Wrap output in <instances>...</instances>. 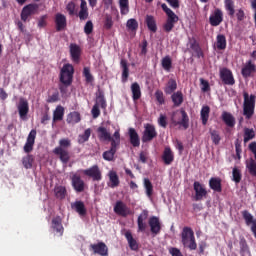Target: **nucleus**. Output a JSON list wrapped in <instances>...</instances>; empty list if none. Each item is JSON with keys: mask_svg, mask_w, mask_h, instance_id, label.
<instances>
[{"mask_svg": "<svg viewBox=\"0 0 256 256\" xmlns=\"http://www.w3.org/2000/svg\"><path fill=\"white\" fill-rule=\"evenodd\" d=\"M69 147H71V139L62 138L59 140V146L53 150L54 155H57L62 163L66 165L71 159L69 155Z\"/></svg>", "mask_w": 256, "mask_h": 256, "instance_id": "obj_1", "label": "nucleus"}, {"mask_svg": "<svg viewBox=\"0 0 256 256\" xmlns=\"http://www.w3.org/2000/svg\"><path fill=\"white\" fill-rule=\"evenodd\" d=\"M181 242L183 247L195 251L197 249V241L195 240V232L189 226H185L181 232Z\"/></svg>", "mask_w": 256, "mask_h": 256, "instance_id": "obj_2", "label": "nucleus"}, {"mask_svg": "<svg viewBox=\"0 0 256 256\" xmlns=\"http://www.w3.org/2000/svg\"><path fill=\"white\" fill-rule=\"evenodd\" d=\"M244 102H243V115L245 119L249 120L253 118L255 115V103H256V96L249 93L243 92Z\"/></svg>", "mask_w": 256, "mask_h": 256, "instance_id": "obj_3", "label": "nucleus"}, {"mask_svg": "<svg viewBox=\"0 0 256 256\" xmlns=\"http://www.w3.org/2000/svg\"><path fill=\"white\" fill-rule=\"evenodd\" d=\"M161 9L167 15L166 22L163 24V31H165V33H171L175 27V23L179 21V16H177V14H175V12H173V10H171L165 3L161 5Z\"/></svg>", "mask_w": 256, "mask_h": 256, "instance_id": "obj_4", "label": "nucleus"}, {"mask_svg": "<svg viewBox=\"0 0 256 256\" xmlns=\"http://www.w3.org/2000/svg\"><path fill=\"white\" fill-rule=\"evenodd\" d=\"M115 137H117V140L112 141L110 149L102 154L104 161H114L115 159V153H117V149H119V146L121 145V134L119 133V130L115 131Z\"/></svg>", "mask_w": 256, "mask_h": 256, "instance_id": "obj_5", "label": "nucleus"}, {"mask_svg": "<svg viewBox=\"0 0 256 256\" xmlns=\"http://www.w3.org/2000/svg\"><path fill=\"white\" fill-rule=\"evenodd\" d=\"M75 73V68L71 64H64L60 70V83L65 85H72L73 83V74Z\"/></svg>", "mask_w": 256, "mask_h": 256, "instance_id": "obj_6", "label": "nucleus"}, {"mask_svg": "<svg viewBox=\"0 0 256 256\" xmlns=\"http://www.w3.org/2000/svg\"><path fill=\"white\" fill-rule=\"evenodd\" d=\"M171 121L174 127L180 125L183 129H189V115H187V112L183 109L180 110V114L173 112Z\"/></svg>", "mask_w": 256, "mask_h": 256, "instance_id": "obj_7", "label": "nucleus"}, {"mask_svg": "<svg viewBox=\"0 0 256 256\" xmlns=\"http://www.w3.org/2000/svg\"><path fill=\"white\" fill-rule=\"evenodd\" d=\"M70 181L76 193H83L85 191V181L81 179V175L72 172L70 174Z\"/></svg>", "mask_w": 256, "mask_h": 256, "instance_id": "obj_8", "label": "nucleus"}, {"mask_svg": "<svg viewBox=\"0 0 256 256\" xmlns=\"http://www.w3.org/2000/svg\"><path fill=\"white\" fill-rule=\"evenodd\" d=\"M157 137V130L153 124L147 123L144 125V132L142 135L143 143H149Z\"/></svg>", "mask_w": 256, "mask_h": 256, "instance_id": "obj_9", "label": "nucleus"}, {"mask_svg": "<svg viewBox=\"0 0 256 256\" xmlns=\"http://www.w3.org/2000/svg\"><path fill=\"white\" fill-rule=\"evenodd\" d=\"M38 10V4H28L24 6L20 14L21 20L24 23H27V21H29V17H31V15H35V13H37Z\"/></svg>", "mask_w": 256, "mask_h": 256, "instance_id": "obj_10", "label": "nucleus"}, {"mask_svg": "<svg viewBox=\"0 0 256 256\" xmlns=\"http://www.w3.org/2000/svg\"><path fill=\"white\" fill-rule=\"evenodd\" d=\"M220 79L224 85H235V77L233 76V72L228 68L220 69Z\"/></svg>", "mask_w": 256, "mask_h": 256, "instance_id": "obj_11", "label": "nucleus"}, {"mask_svg": "<svg viewBox=\"0 0 256 256\" xmlns=\"http://www.w3.org/2000/svg\"><path fill=\"white\" fill-rule=\"evenodd\" d=\"M17 109L20 119H22V121H27V115H29V101L25 98H20Z\"/></svg>", "mask_w": 256, "mask_h": 256, "instance_id": "obj_12", "label": "nucleus"}, {"mask_svg": "<svg viewBox=\"0 0 256 256\" xmlns=\"http://www.w3.org/2000/svg\"><path fill=\"white\" fill-rule=\"evenodd\" d=\"M209 23L211 27H219L223 23V10L215 8L210 14Z\"/></svg>", "mask_w": 256, "mask_h": 256, "instance_id": "obj_13", "label": "nucleus"}, {"mask_svg": "<svg viewBox=\"0 0 256 256\" xmlns=\"http://www.w3.org/2000/svg\"><path fill=\"white\" fill-rule=\"evenodd\" d=\"M193 189L195 191V201H203V199L207 197V189H205V185L201 184L199 181L194 182Z\"/></svg>", "mask_w": 256, "mask_h": 256, "instance_id": "obj_14", "label": "nucleus"}, {"mask_svg": "<svg viewBox=\"0 0 256 256\" xmlns=\"http://www.w3.org/2000/svg\"><path fill=\"white\" fill-rule=\"evenodd\" d=\"M86 177H91L93 181H101L103 179V174L101 173V169H99L98 165H93L92 167L83 171Z\"/></svg>", "mask_w": 256, "mask_h": 256, "instance_id": "obj_15", "label": "nucleus"}, {"mask_svg": "<svg viewBox=\"0 0 256 256\" xmlns=\"http://www.w3.org/2000/svg\"><path fill=\"white\" fill-rule=\"evenodd\" d=\"M114 213H116V215H119L120 217H127L131 215V209H129V207H127V204H125L123 201L119 200L114 206Z\"/></svg>", "mask_w": 256, "mask_h": 256, "instance_id": "obj_16", "label": "nucleus"}, {"mask_svg": "<svg viewBox=\"0 0 256 256\" xmlns=\"http://www.w3.org/2000/svg\"><path fill=\"white\" fill-rule=\"evenodd\" d=\"M90 250L93 251L95 255L107 256L109 255V248L105 242H99L97 244H91Z\"/></svg>", "mask_w": 256, "mask_h": 256, "instance_id": "obj_17", "label": "nucleus"}, {"mask_svg": "<svg viewBox=\"0 0 256 256\" xmlns=\"http://www.w3.org/2000/svg\"><path fill=\"white\" fill-rule=\"evenodd\" d=\"M35 139H37V130L32 129L28 134L26 143L23 148L25 153H31V151H33V147L35 146Z\"/></svg>", "mask_w": 256, "mask_h": 256, "instance_id": "obj_18", "label": "nucleus"}, {"mask_svg": "<svg viewBox=\"0 0 256 256\" xmlns=\"http://www.w3.org/2000/svg\"><path fill=\"white\" fill-rule=\"evenodd\" d=\"M97 133L100 141H110L111 143H113V141H117V136H115V132L113 136H111V133H109V131H107V128L103 126H100L97 129Z\"/></svg>", "mask_w": 256, "mask_h": 256, "instance_id": "obj_19", "label": "nucleus"}, {"mask_svg": "<svg viewBox=\"0 0 256 256\" xmlns=\"http://www.w3.org/2000/svg\"><path fill=\"white\" fill-rule=\"evenodd\" d=\"M256 71V66L252 60H248L241 69V75L244 79H249Z\"/></svg>", "mask_w": 256, "mask_h": 256, "instance_id": "obj_20", "label": "nucleus"}, {"mask_svg": "<svg viewBox=\"0 0 256 256\" xmlns=\"http://www.w3.org/2000/svg\"><path fill=\"white\" fill-rule=\"evenodd\" d=\"M149 217V211L143 210L137 219L138 225V233H145V229H147V218Z\"/></svg>", "mask_w": 256, "mask_h": 256, "instance_id": "obj_21", "label": "nucleus"}, {"mask_svg": "<svg viewBox=\"0 0 256 256\" xmlns=\"http://www.w3.org/2000/svg\"><path fill=\"white\" fill-rule=\"evenodd\" d=\"M148 225L153 235H159V233H161V222L159 221V218L157 216L150 217Z\"/></svg>", "mask_w": 256, "mask_h": 256, "instance_id": "obj_22", "label": "nucleus"}, {"mask_svg": "<svg viewBox=\"0 0 256 256\" xmlns=\"http://www.w3.org/2000/svg\"><path fill=\"white\" fill-rule=\"evenodd\" d=\"M76 15L80 21H87V19H89V7L87 6V1L80 0V10L78 13L76 12Z\"/></svg>", "mask_w": 256, "mask_h": 256, "instance_id": "obj_23", "label": "nucleus"}, {"mask_svg": "<svg viewBox=\"0 0 256 256\" xmlns=\"http://www.w3.org/2000/svg\"><path fill=\"white\" fill-rule=\"evenodd\" d=\"M56 31H63L67 27V17L64 14L57 13L55 15Z\"/></svg>", "mask_w": 256, "mask_h": 256, "instance_id": "obj_24", "label": "nucleus"}, {"mask_svg": "<svg viewBox=\"0 0 256 256\" xmlns=\"http://www.w3.org/2000/svg\"><path fill=\"white\" fill-rule=\"evenodd\" d=\"M70 55L73 63H79L81 61V47L77 44H71Z\"/></svg>", "mask_w": 256, "mask_h": 256, "instance_id": "obj_25", "label": "nucleus"}, {"mask_svg": "<svg viewBox=\"0 0 256 256\" xmlns=\"http://www.w3.org/2000/svg\"><path fill=\"white\" fill-rule=\"evenodd\" d=\"M108 179H109L108 186H110L111 189H115V187H119L121 181L119 180V175L117 174V172H115V170H110L108 172Z\"/></svg>", "mask_w": 256, "mask_h": 256, "instance_id": "obj_26", "label": "nucleus"}, {"mask_svg": "<svg viewBox=\"0 0 256 256\" xmlns=\"http://www.w3.org/2000/svg\"><path fill=\"white\" fill-rule=\"evenodd\" d=\"M209 187L215 193H221V191H223V186L221 184V178H219V177L210 178Z\"/></svg>", "mask_w": 256, "mask_h": 256, "instance_id": "obj_27", "label": "nucleus"}, {"mask_svg": "<svg viewBox=\"0 0 256 256\" xmlns=\"http://www.w3.org/2000/svg\"><path fill=\"white\" fill-rule=\"evenodd\" d=\"M162 160L164 162V165H171V163L175 161V155L173 154V151L170 147H166L164 149V152L162 154Z\"/></svg>", "mask_w": 256, "mask_h": 256, "instance_id": "obj_28", "label": "nucleus"}, {"mask_svg": "<svg viewBox=\"0 0 256 256\" xmlns=\"http://www.w3.org/2000/svg\"><path fill=\"white\" fill-rule=\"evenodd\" d=\"M52 229L53 231H56V233H58L60 237H62L65 228H63L61 217L57 216L52 219Z\"/></svg>", "mask_w": 256, "mask_h": 256, "instance_id": "obj_29", "label": "nucleus"}, {"mask_svg": "<svg viewBox=\"0 0 256 256\" xmlns=\"http://www.w3.org/2000/svg\"><path fill=\"white\" fill-rule=\"evenodd\" d=\"M128 135L130 138V143L134 147H139L141 145V140L139 139V134L135 128H129Z\"/></svg>", "mask_w": 256, "mask_h": 256, "instance_id": "obj_30", "label": "nucleus"}, {"mask_svg": "<svg viewBox=\"0 0 256 256\" xmlns=\"http://www.w3.org/2000/svg\"><path fill=\"white\" fill-rule=\"evenodd\" d=\"M124 235L126 237V240L128 241V245H129L131 251H138L139 244L137 243V240H135V238H133V234L131 233V231H126Z\"/></svg>", "mask_w": 256, "mask_h": 256, "instance_id": "obj_31", "label": "nucleus"}, {"mask_svg": "<svg viewBox=\"0 0 256 256\" xmlns=\"http://www.w3.org/2000/svg\"><path fill=\"white\" fill-rule=\"evenodd\" d=\"M130 89L133 101H139V99H141V86L139 85V83H132Z\"/></svg>", "mask_w": 256, "mask_h": 256, "instance_id": "obj_32", "label": "nucleus"}, {"mask_svg": "<svg viewBox=\"0 0 256 256\" xmlns=\"http://www.w3.org/2000/svg\"><path fill=\"white\" fill-rule=\"evenodd\" d=\"M175 91H177V80L171 78L164 88V93H166V95H173Z\"/></svg>", "mask_w": 256, "mask_h": 256, "instance_id": "obj_33", "label": "nucleus"}, {"mask_svg": "<svg viewBox=\"0 0 256 256\" xmlns=\"http://www.w3.org/2000/svg\"><path fill=\"white\" fill-rule=\"evenodd\" d=\"M95 105H98V107L101 106L102 109L107 108V101L105 100V93L101 89H98V92L96 93Z\"/></svg>", "mask_w": 256, "mask_h": 256, "instance_id": "obj_34", "label": "nucleus"}, {"mask_svg": "<svg viewBox=\"0 0 256 256\" xmlns=\"http://www.w3.org/2000/svg\"><path fill=\"white\" fill-rule=\"evenodd\" d=\"M145 23L152 33H157V20H155L154 16L147 15L145 18Z\"/></svg>", "mask_w": 256, "mask_h": 256, "instance_id": "obj_35", "label": "nucleus"}, {"mask_svg": "<svg viewBox=\"0 0 256 256\" xmlns=\"http://www.w3.org/2000/svg\"><path fill=\"white\" fill-rule=\"evenodd\" d=\"M63 117H65V108L58 105L53 112V122L63 121Z\"/></svg>", "mask_w": 256, "mask_h": 256, "instance_id": "obj_36", "label": "nucleus"}, {"mask_svg": "<svg viewBox=\"0 0 256 256\" xmlns=\"http://www.w3.org/2000/svg\"><path fill=\"white\" fill-rule=\"evenodd\" d=\"M172 103L174 107H181L183 105V92L177 91L171 95Z\"/></svg>", "mask_w": 256, "mask_h": 256, "instance_id": "obj_37", "label": "nucleus"}, {"mask_svg": "<svg viewBox=\"0 0 256 256\" xmlns=\"http://www.w3.org/2000/svg\"><path fill=\"white\" fill-rule=\"evenodd\" d=\"M216 47L219 51L227 49V38L223 34H218L216 37Z\"/></svg>", "mask_w": 256, "mask_h": 256, "instance_id": "obj_38", "label": "nucleus"}, {"mask_svg": "<svg viewBox=\"0 0 256 256\" xmlns=\"http://www.w3.org/2000/svg\"><path fill=\"white\" fill-rule=\"evenodd\" d=\"M54 194L56 199L63 201V199L67 197V188H65V186H55Z\"/></svg>", "mask_w": 256, "mask_h": 256, "instance_id": "obj_39", "label": "nucleus"}, {"mask_svg": "<svg viewBox=\"0 0 256 256\" xmlns=\"http://www.w3.org/2000/svg\"><path fill=\"white\" fill-rule=\"evenodd\" d=\"M222 121H224L227 127H235V117L229 112L222 113Z\"/></svg>", "mask_w": 256, "mask_h": 256, "instance_id": "obj_40", "label": "nucleus"}, {"mask_svg": "<svg viewBox=\"0 0 256 256\" xmlns=\"http://www.w3.org/2000/svg\"><path fill=\"white\" fill-rule=\"evenodd\" d=\"M74 209L81 217H85V215H87V208H85V203H83V201H76L74 203Z\"/></svg>", "mask_w": 256, "mask_h": 256, "instance_id": "obj_41", "label": "nucleus"}, {"mask_svg": "<svg viewBox=\"0 0 256 256\" xmlns=\"http://www.w3.org/2000/svg\"><path fill=\"white\" fill-rule=\"evenodd\" d=\"M122 67V83H127L129 79V66L127 65V60L122 59L120 62Z\"/></svg>", "mask_w": 256, "mask_h": 256, "instance_id": "obj_42", "label": "nucleus"}, {"mask_svg": "<svg viewBox=\"0 0 256 256\" xmlns=\"http://www.w3.org/2000/svg\"><path fill=\"white\" fill-rule=\"evenodd\" d=\"M67 123L75 125V123H79L81 121V114L79 112L74 111L70 112L66 119Z\"/></svg>", "mask_w": 256, "mask_h": 256, "instance_id": "obj_43", "label": "nucleus"}, {"mask_svg": "<svg viewBox=\"0 0 256 256\" xmlns=\"http://www.w3.org/2000/svg\"><path fill=\"white\" fill-rule=\"evenodd\" d=\"M209 113H211V108L209 106H203L200 111L202 125H207V121H209Z\"/></svg>", "mask_w": 256, "mask_h": 256, "instance_id": "obj_44", "label": "nucleus"}, {"mask_svg": "<svg viewBox=\"0 0 256 256\" xmlns=\"http://www.w3.org/2000/svg\"><path fill=\"white\" fill-rule=\"evenodd\" d=\"M225 10L228 12L229 17H234L235 15V1L224 0Z\"/></svg>", "mask_w": 256, "mask_h": 256, "instance_id": "obj_45", "label": "nucleus"}, {"mask_svg": "<svg viewBox=\"0 0 256 256\" xmlns=\"http://www.w3.org/2000/svg\"><path fill=\"white\" fill-rule=\"evenodd\" d=\"M144 188L147 197L151 199L153 197V183H151V180H149V178H144Z\"/></svg>", "mask_w": 256, "mask_h": 256, "instance_id": "obj_46", "label": "nucleus"}, {"mask_svg": "<svg viewBox=\"0 0 256 256\" xmlns=\"http://www.w3.org/2000/svg\"><path fill=\"white\" fill-rule=\"evenodd\" d=\"M241 179H243V174H241V170L237 167H234L232 170V181L234 183L239 184L241 183Z\"/></svg>", "mask_w": 256, "mask_h": 256, "instance_id": "obj_47", "label": "nucleus"}, {"mask_svg": "<svg viewBox=\"0 0 256 256\" xmlns=\"http://www.w3.org/2000/svg\"><path fill=\"white\" fill-rule=\"evenodd\" d=\"M33 161H35L33 155L28 154L22 159V165L25 169H31V167H33Z\"/></svg>", "mask_w": 256, "mask_h": 256, "instance_id": "obj_48", "label": "nucleus"}, {"mask_svg": "<svg viewBox=\"0 0 256 256\" xmlns=\"http://www.w3.org/2000/svg\"><path fill=\"white\" fill-rule=\"evenodd\" d=\"M89 137H91V128L86 129L83 134L78 136V143L80 145L87 143V141H89Z\"/></svg>", "mask_w": 256, "mask_h": 256, "instance_id": "obj_49", "label": "nucleus"}, {"mask_svg": "<svg viewBox=\"0 0 256 256\" xmlns=\"http://www.w3.org/2000/svg\"><path fill=\"white\" fill-rule=\"evenodd\" d=\"M66 11L68 12V15H70V17L77 15V4H75V2L73 1L68 2V4L66 5Z\"/></svg>", "mask_w": 256, "mask_h": 256, "instance_id": "obj_50", "label": "nucleus"}, {"mask_svg": "<svg viewBox=\"0 0 256 256\" xmlns=\"http://www.w3.org/2000/svg\"><path fill=\"white\" fill-rule=\"evenodd\" d=\"M162 67L164 71H171V67H173V61L170 56H165L162 59Z\"/></svg>", "mask_w": 256, "mask_h": 256, "instance_id": "obj_51", "label": "nucleus"}, {"mask_svg": "<svg viewBox=\"0 0 256 256\" xmlns=\"http://www.w3.org/2000/svg\"><path fill=\"white\" fill-rule=\"evenodd\" d=\"M210 137L214 145H219L221 143V134H219V131L210 130Z\"/></svg>", "mask_w": 256, "mask_h": 256, "instance_id": "obj_52", "label": "nucleus"}, {"mask_svg": "<svg viewBox=\"0 0 256 256\" xmlns=\"http://www.w3.org/2000/svg\"><path fill=\"white\" fill-rule=\"evenodd\" d=\"M121 15H127L129 13V0H119Z\"/></svg>", "mask_w": 256, "mask_h": 256, "instance_id": "obj_53", "label": "nucleus"}, {"mask_svg": "<svg viewBox=\"0 0 256 256\" xmlns=\"http://www.w3.org/2000/svg\"><path fill=\"white\" fill-rule=\"evenodd\" d=\"M126 27L129 31H137L139 29V22L135 18H131L127 21Z\"/></svg>", "mask_w": 256, "mask_h": 256, "instance_id": "obj_54", "label": "nucleus"}, {"mask_svg": "<svg viewBox=\"0 0 256 256\" xmlns=\"http://www.w3.org/2000/svg\"><path fill=\"white\" fill-rule=\"evenodd\" d=\"M251 139H255V131L250 128L244 129V143H248Z\"/></svg>", "mask_w": 256, "mask_h": 256, "instance_id": "obj_55", "label": "nucleus"}, {"mask_svg": "<svg viewBox=\"0 0 256 256\" xmlns=\"http://www.w3.org/2000/svg\"><path fill=\"white\" fill-rule=\"evenodd\" d=\"M83 77H85L86 83H93V74H91V69L89 67H84Z\"/></svg>", "mask_w": 256, "mask_h": 256, "instance_id": "obj_56", "label": "nucleus"}, {"mask_svg": "<svg viewBox=\"0 0 256 256\" xmlns=\"http://www.w3.org/2000/svg\"><path fill=\"white\" fill-rule=\"evenodd\" d=\"M113 27V17L109 14L105 15V20H104V28L109 31Z\"/></svg>", "mask_w": 256, "mask_h": 256, "instance_id": "obj_57", "label": "nucleus"}, {"mask_svg": "<svg viewBox=\"0 0 256 256\" xmlns=\"http://www.w3.org/2000/svg\"><path fill=\"white\" fill-rule=\"evenodd\" d=\"M155 98H156V101H158L159 105H164L165 104V96L163 95V91L156 90Z\"/></svg>", "mask_w": 256, "mask_h": 256, "instance_id": "obj_58", "label": "nucleus"}, {"mask_svg": "<svg viewBox=\"0 0 256 256\" xmlns=\"http://www.w3.org/2000/svg\"><path fill=\"white\" fill-rule=\"evenodd\" d=\"M84 33L86 35H91V33H93V21L89 20L86 22L84 26Z\"/></svg>", "mask_w": 256, "mask_h": 256, "instance_id": "obj_59", "label": "nucleus"}, {"mask_svg": "<svg viewBox=\"0 0 256 256\" xmlns=\"http://www.w3.org/2000/svg\"><path fill=\"white\" fill-rule=\"evenodd\" d=\"M158 125L163 127V129H167V116L161 114L158 119Z\"/></svg>", "mask_w": 256, "mask_h": 256, "instance_id": "obj_60", "label": "nucleus"}, {"mask_svg": "<svg viewBox=\"0 0 256 256\" xmlns=\"http://www.w3.org/2000/svg\"><path fill=\"white\" fill-rule=\"evenodd\" d=\"M235 149H236V155H237L238 159H241V153H242L241 140L236 139V141H235Z\"/></svg>", "mask_w": 256, "mask_h": 256, "instance_id": "obj_61", "label": "nucleus"}, {"mask_svg": "<svg viewBox=\"0 0 256 256\" xmlns=\"http://www.w3.org/2000/svg\"><path fill=\"white\" fill-rule=\"evenodd\" d=\"M57 101H59V92H55L47 99V103H57Z\"/></svg>", "mask_w": 256, "mask_h": 256, "instance_id": "obj_62", "label": "nucleus"}, {"mask_svg": "<svg viewBox=\"0 0 256 256\" xmlns=\"http://www.w3.org/2000/svg\"><path fill=\"white\" fill-rule=\"evenodd\" d=\"M101 115V110H99V105L95 104L92 108V117L93 119H97Z\"/></svg>", "mask_w": 256, "mask_h": 256, "instance_id": "obj_63", "label": "nucleus"}, {"mask_svg": "<svg viewBox=\"0 0 256 256\" xmlns=\"http://www.w3.org/2000/svg\"><path fill=\"white\" fill-rule=\"evenodd\" d=\"M169 253L172 256H183V253H181V250H179L178 248H170Z\"/></svg>", "mask_w": 256, "mask_h": 256, "instance_id": "obj_64", "label": "nucleus"}]
</instances>
